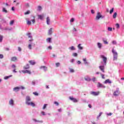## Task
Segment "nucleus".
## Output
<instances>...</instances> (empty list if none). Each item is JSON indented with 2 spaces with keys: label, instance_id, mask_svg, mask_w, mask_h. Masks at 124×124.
Here are the masks:
<instances>
[{
  "label": "nucleus",
  "instance_id": "nucleus-1",
  "mask_svg": "<svg viewBox=\"0 0 124 124\" xmlns=\"http://www.w3.org/2000/svg\"><path fill=\"white\" fill-rule=\"evenodd\" d=\"M31 100V97L27 96L26 98V104H27V105H31L32 107H34L35 106V104L32 102H30Z\"/></svg>",
  "mask_w": 124,
  "mask_h": 124
},
{
  "label": "nucleus",
  "instance_id": "nucleus-2",
  "mask_svg": "<svg viewBox=\"0 0 124 124\" xmlns=\"http://www.w3.org/2000/svg\"><path fill=\"white\" fill-rule=\"evenodd\" d=\"M111 52L113 57V61L115 62V61H117L118 60V52H117L116 50L114 48H112Z\"/></svg>",
  "mask_w": 124,
  "mask_h": 124
},
{
  "label": "nucleus",
  "instance_id": "nucleus-3",
  "mask_svg": "<svg viewBox=\"0 0 124 124\" xmlns=\"http://www.w3.org/2000/svg\"><path fill=\"white\" fill-rule=\"evenodd\" d=\"M100 58L102 59L104 65H106V63H107V57H105V56L103 55H101L100 56Z\"/></svg>",
  "mask_w": 124,
  "mask_h": 124
},
{
  "label": "nucleus",
  "instance_id": "nucleus-4",
  "mask_svg": "<svg viewBox=\"0 0 124 124\" xmlns=\"http://www.w3.org/2000/svg\"><path fill=\"white\" fill-rule=\"evenodd\" d=\"M102 18H103V16L101 15V13L98 12L96 16L95 20H98L99 19H102Z\"/></svg>",
  "mask_w": 124,
  "mask_h": 124
},
{
  "label": "nucleus",
  "instance_id": "nucleus-5",
  "mask_svg": "<svg viewBox=\"0 0 124 124\" xmlns=\"http://www.w3.org/2000/svg\"><path fill=\"white\" fill-rule=\"evenodd\" d=\"M120 93V89L119 88H117L116 91L113 93V95H114V96H118Z\"/></svg>",
  "mask_w": 124,
  "mask_h": 124
},
{
  "label": "nucleus",
  "instance_id": "nucleus-6",
  "mask_svg": "<svg viewBox=\"0 0 124 124\" xmlns=\"http://www.w3.org/2000/svg\"><path fill=\"white\" fill-rule=\"evenodd\" d=\"M18 61V58L16 56H14L11 57V62H16Z\"/></svg>",
  "mask_w": 124,
  "mask_h": 124
},
{
  "label": "nucleus",
  "instance_id": "nucleus-7",
  "mask_svg": "<svg viewBox=\"0 0 124 124\" xmlns=\"http://www.w3.org/2000/svg\"><path fill=\"white\" fill-rule=\"evenodd\" d=\"M100 93L99 91H98L97 92H92L91 93V94H92V95H94V96H96L98 95Z\"/></svg>",
  "mask_w": 124,
  "mask_h": 124
},
{
  "label": "nucleus",
  "instance_id": "nucleus-8",
  "mask_svg": "<svg viewBox=\"0 0 124 124\" xmlns=\"http://www.w3.org/2000/svg\"><path fill=\"white\" fill-rule=\"evenodd\" d=\"M97 88H105V86L103 84H101L100 82H98L97 85Z\"/></svg>",
  "mask_w": 124,
  "mask_h": 124
},
{
  "label": "nucleus",
  "instance_id": "nucleus-9",
  "mask_svg": "<svg viewBox=\"0 0 124 124\" xmlns=\"http://www.w3.org/2000/svg\"><path fill=\"white\" fill-rule=\"evenodd\" d=\"M22 72L24 74L28 73V74H31V72L30 70H22Z\"/></svg>",
  "mask_w": 124,
  "mask_h": 124
},
{
  "label": "nucleus",
  "instance_id": "nucleus-10",
  "mask_svg": "<svg viewBox=\"0 0 124 124\" xmlns=\"http://www.w3.org/2000/svg\"><path fill=\"white\" fill-rule=\"evenodd\" d=\"M70 100H72L73 102H78V100L75 98H73V97H69Z\"/></svg>",
  "mask_w": 124,
  "mask_h": 124
},
{
  "label": "nucleus",
  "instance_id": "nucleus-11",
  "mask_svg": "<svg viewBox=\"0 0 124 124\" xmlns=\"http://www.w3.org/2000/svg\"><path fill=\"white\" fill-rule=\"evenodd\" d=\"M27 35L28 36V37L29 38H31V39L29 40V41L30 42H31V41H33V39H32V37L31 36V33H29Z\"/></svg>",
  "mask_w": 124,
  "mask_h": 124
},
{
  "label": "nucleus",
  "instance_id": "nucleus-12",
  "mask_svg": "<svg viewBox=\"0 0 124 124\" xmlns=\"http://www.w3.org/2000/svg\"><path fill=\"white\" fill-rule=\"evenodd\" d=\"M29 62L30 64H31V65H34L35 64L36 62H34V61H29Z\"/></svg>",
  "mask_w": 124,
  "mask_h": 124
},
{
  "label": "nucleus",
  "instance_id": "nucleus-13",
  "mask_svg": "<svg viewBox=\"0 0 124 124\" xmlns=\"http://www.w3.org/2000/svg\"><path fill=\"white\" fill-rule=\"evenodd\" d=\"M9 103L10 105H12V106H13V105H14V101H13V99H11L9 101Z\"/></svg>",
  "mask_w": 124,
  "mask_h": 124
},
{
  "label": "nucleus",
  "instance_id": "nucleus-14",
  "mask_svg": "<svg viewBox=\"0 0 124 124\" xmlns=\"http://www.w3.org/2000/svg\"><path fill=\"white\" fill-rule=\"evenodd\" d=\"M24 69H29L30 68V65L27 64L26 65L23 66Z\"/></svg>",
  "mask_w": 124,
  "mask_h": 124
},
{
  "label": "nucleus",
  "instance_id": "nucleus-15",
  "mask_svg": "<svg viewBox=\"0 0 124 124\" xmlns=\"http://www.w3.org/2000/svg\"><path fill=\"white\" fill-rule=\"evenodd\" d=\"M99 67L100 70L101 71H102V72H105L104 66H100Z\"/></svg>",
  "mask_w": 124,
  "mask_h": 124
},
{
  "label": "nucleus",
  "instance_id": "nucleus-16",
  "mask_svg": "<svg viewBox=\"0 0 124 124\" xmlns=\"http://www.w3.org/2000/svg\"><path fill=\"white\" fill-rule=\"evenodd\" d=\"M19 90H20V87H16L14 88V91L15 92H19Z\"/></svg>",
  "mask_w": 124,
  "mask_h": 124
},
{
  "label": "nucleus",
  "instance_id": "nucleus-17",
  "mask_svg": "<svg viewBox=\"0 0 124 124\" xmlns=\"http://www.w3.org/2000/svg\"><path fill=\"white\" fill-rule=\"evenodd\" d=\"M47 25H50V18L47 17L46 18Z\"/></svg>",
  "mask_w": 124,
  "mask_h": 124
},
{
  "label": "nucleus",
  "instance_id": "nucleus-18",
  "mask_svg": "<svg viewBox=\"0 0 124 124\" xmlns=\"http://www.w3.org/2000/svg\"><path fill=\"white\" fill-rule=\"evenodd\" d=\"M85 81H87L88 82H90V81H91V78L90 77H87V78H84Z\"/></svg>",
  "mask_w": 124,
  "mask_h": 124
},
{
  "label": "nucleus",
  "instance_id": "nucleus-19",
  "mask_svg": "<svg viewBox=\"0 0 124 124\" xmlns=\"http://www.w3.org/2000/svg\"><path fill=\"white\" fill-rule=\"evenodd\" d=\"M27 25H31V21L29 20V18H26Z\"/></svg>",
  "mask_w": 124,
  "mask_h": 124
},
{
  "label": "nucleus",
  "instance_id": "nucleus-20",
  "mask_svg": "<svg viewBox=\"0 0 124 124\" xmlns=\"http://www.w3.org/2000/svg\"><path fill=\"white\" fill-rule=\"evenodd\" d=\"M44 16L43 15H38V19H40V20H42L43 19Z\"/></svg>",
  "mask_w": 124,
  "mask_h": 124
},
{
  "label": "nucleus",
  "instance_id": "nucleus-21",
  "mask_svg": "<svg viewBox=\"0 0 124 124\" xmlns=\"http://www.w3.org/2000/svg\"><path fill=\"white\" fill-rule=\"evenodd\" d=\"M97 46L99 49H101V47H102V44H101L100 43H98Z\"/></svg>",
  "mask_w": 124,
  "mask_h": 124
},
{
  "label": "nucleus",
  "instance_id": "nucleus-22",
  "mask_svg": "<svg viewBox=\"0 0 124 124\" xmlns=\"http://www.w3.org/2000/svg\"><path fill=\"white\" fill-rule=\"evenodd\" d=\"M47 42H48V43H51L52 42V38H48L46 39Z\"/></svg>",
  "mask_w": 124,
  "mask_h": 124
},
{
  "label": "nucleus",
  "instance_id": "nucleus-23",
  "mask_svg": "<svg viewBox=\"0 0 124 124\" xmlns=\"http://www.w3.org/2000/svg\"><path fill=\"white\" fill-rule=\"evenodd\" d=\"M117 13L116 12H115L114 13V14L112 16V17L113 18V19H116V18H117Z\"/></svg>",
  "mask_w": 124,
  "mask_h": 124
},
{
  "label": "nucleus",
  "instance_id": "nucleus-24",
  "mask_svg": "<svg viewBox=\"0 0 124 124\" xmlns=\"http://www.w3.org/2000/svg\"><path fill=\"white\" fill-rule=\"evenodd\" d=\"M83 61L84 63H85V64H88V62H87V58H84L83 59Z\"/></svg>",
  "mask_w": 124,
  "mask_h": 124
},
{
  "label": "nucleus",
  "instance_id": "nucleus-25",
  "mask_svg": "<svg viewBox=\"0 0 124 124\" xmlns=\"http://www.w3.org/2000/svg\"><path fill=\"white\" fill-rule=\"evenodd\" d=\"M78 49H79V50H83V46H81V44H79L78 46Z\"/></svg>",
  "mask_w": 124,
  "mask_h": 124
},
{
  "label": "nucleus",
  "instance_id": "nucleus-26",
  "mask_svg": "<svg viewBox=\"0 0 124 124\" xmlns=\"http://www.w3.org/2000/svg\"><path fill=\"white\" fill-rule=\"evenodd\" d=\"M69 49H70V50H71V51H73L74 50H75V47H74V46H72L69 47Z\"/></svg>",
  "mask_w": 124,
  "mask_h": 124
},
{
  "label": "nucleus",
  "instance_id": "nucleus-27",
  "mask_svg": "<svg viewBox=\"0 0 124 124\" xmlns=\"http://www.w3.org/2000/svg\"><path fill=\"white\" fill-rule=\"evenodd\" d=\"M32 23V24H34V23H35V17H34V16H33V19L31 20Z\"/></svg>",
  "mask_w": 124,
  "mask_h": 124
},
{
  "label": "nucleus",
  "instance_id": "nucleus-28",
  "mask_svg": "<svg viewBox=\"0 0 124 124\" xmlns=\"http://www.w3.org/2000/svg\"><path fill=\"white\" fill-rule=\"evenodd\" d=\"M52 28H50V30L48 31V35H50V34H52Z\"/></svg>",
  "mask_w": 124,
  "mask_h": 124
},
{
  "label": "nucleus",
  "instance_id": "nucleus-29",
  "mask_svg": "<svg viewBox=\"0 0 124 124\" xmlns=\"http://www.w3.org/2000/svg\"><path fill=\"white\" fill-rule=\"evenodd\" d=\"M111 44H113V45H116L117 44V41L114 40L111 42Z\"/></svg>",
  "mask_w": 124,
  "mask_h": 124
},
{
  "label": "nucleus",
  "instance_id": "nucleus-30",
  "mask_svg": "<svg viewBox=\"0 0 124 124\" xmlns=\"http://www.w3.org/2000/svg\"><path fill=\"white\" fill-rule=\"evenodd\" d=\"M2 12H4L5 13H7V10H6L5 8H3Z\"/></svg>",
  "mask_w": 124,
  "mask_h": 124
},
{
  "label": "nucleus",
  "instance_id": "nucleus-31",
  "mask_svg": "<svg viewBox=\"0 0 124 124\" xmlns=\"http://www.w3.org/2000/svg\"><path fill=\"white\" fill-rule=\"evenodd\" d=\"M114 12V8H111V9L109 11V13L112 14Z\"/></svg>",
  "mask_w": 124,
  "mask_h": 124
},
{
  "label": "nucleus",
  "instance_id": "nucleus-32",
  "mask_svg": "<svg viewBox=\"0 0 124 124\" xmlns=\"http://www.w3.org/2000/svg\"><path fill=\"white\" fill-rule=\"evenodd\" d=\"M31 13V11H27L26 12L24 13L25 15H28Z\"/></svg>",
  "mask_w": 124,
  "mask_h": 124
},
{
  "label": "nucleus",
  "instance_id": "nucleus-33",
  "mask_svg": "<svg viewBox=\"0 0 124 124\" xmlns=\"http://www.w3.org/2000/svg\"><path fill=\"white\" fill-rule=\"evenodd\" d=\"M102 115V112H100L99 114V116H97V119L99 120V117Z\"/></svg>",
  "mask_w": 124,
  "mask_h": 124
},
{
  "label": "nucleus",
  "instance_id": "nucleus-34",
  "mask_svg": "<svg viewBox=\"0 0 124 124\" xmlns=\"http://www.w3.org/2000/svg\"><path fill=\"white\" fill-rule=\"evenodd\" d=\"M56 67H59L60 65H61V63L60 62H57L55 63Z\"/></svg>",
  "mask_w": 124,
  "mask_h": 124
},
{
  "label": "nucleus",
  "instance_id": "nucleus-35",
  "mask_svg": "<svg viewBox=\"0 0 124 124\" xmlns=\"http://www.w3.org/2000/svg\"><path fill=\"white\" fill-rule=\"evenodd\" d=\"M41 69H42V68H44V70H47V67H46V66H41L40 67Z\"/></svg>",
  "mask_w": 124,
  "mask_h": 124
},
{
  "label": "nucleus",
  "instance_id": "nucleus-36",
  "mask_svg": "<svg viewBox=\"0 0 124 124\" xmlns=\"http://www.w3.org/2000/svg\"><path fill=\"white\" fill-rule=\"evenodd\" d=\"M3 38V36L1 35H0V42H1V41H2Z\"/></svg>",
  "mask_w": 124,
  "mask_h": 124
},
{
  "label": "nucleus",
  "instance_id": "nucleus-37",
  "mask_svg": "<svg viewBox=\"0 0 124 124\" xmlns=\"http://www.w3.org/2000/svg\"><path fill=\"white\" fill-rule=\"evenodd\" d=\"M116 29H120V24L119 23H117L116 24Z\"/></svg>",
  "mask_w": 124,
  "mask_h": 124
},
{
  "label": "nucleus",
  "instance_id": "nucleus-38",
  "mask_svg": "<svg viewBox=\"0 0 124 124\" xmlns=\"http://www.w3.org/2000/svg\"><path fill=\"white\" fill-rule=\"evenodd\" d=\"M13 24H14V20L11 21L10 22V26H12V25H13Z\"/></svg>",
  "mask_w": 124,
  "mask_h": 124
},
{
  "label": "nucleus",
  "instance_id": "nucleus-39",
  "mask_svg": "<svg viewBox=\"0 0 124 124\" xmlns=\"http://www.w3.org/2000/svg\"><path fill=\"white\" fill-rule=\"evenodd\" d=\"M47 105H48L47 104H45L44 105V107H43V110H44L45 109H46V107H47Z\"/></svg>",
  "mask_w": 124,
  "mask_h": 124
},
{
  "label": "nucleus",
  "instance_id": "nucleus-40",
  "mask_svg": "<svg viewBox=\"0 0 124 124\" xmlns=\"http://www.w3.org/2000/svg\"><path fill=\"white\" fill-rule=\"evenodd\" d=\"M10 77H11V76H6V77H5L4 79H5V80H6V79H8L9 78H10Z\"/></svg>",
  "mask_w": 124,
  "mask_h": 124
},
{
  "label": "nucleus",
  "instance_id": "nucleus-41",
  "mask_svg": "<svg viewBox=\"0 0 124 124\" xmlns=\"http://www.w3.org/2000/svg\"><path fill=\"white\" fill-rule=\"evenodd\" d=\"M54 104H55V105H56V106H59V103L57 101L54 102Z\"/></svg>",
  "mask_w": 124,
  "mask_h": 124
},
{
  "label": "nucleus",
  "instance_id": "nucleus-42",
  "mask_svg": "<svg viewBox=\"0 0 124 124\" xmlns=\"http://www.w3.org/2000/svg\"><path fill=\"white\" fill-rule=\"evenodd\" d=\"M28 48H29V49H30V50H31V44H29L28 45Z\"/></svg>",
  "mask_w": 124,
  "mask_h": 124
},
{
  "label": "nucleus",
  "instance_id": "nucleus-43",
  "mask_svg": "<svg viewBox=\"0 0 124 124\" xmlns=\"http://www.w3.org/2000/svg\"><path fill=\"white\" fill-rule=\"evenodd\" d=\"M73 56H74V57H77V56H78V54H77V53H74L73 54Z\"/></svg>",
  "mask_w": 124,
  "mask_h": 124
},
{
  "label": "nucleus",
  "instance_id": "nucleus-44",
  "mask_svg": "<svg viewBox=\"0 0 124 124\" xmlns=\"http://www.w3.org/2000/svg\"><path fill=\"white\" fill-rule=\"evenodd\" d=\"M12 68H13L14 69H16V66L15 64H13V65H12Z\"/></svg>",
  "mask_w": 124,
  "mask_h": 124
},
{
  "label": "nucleus",
  "instance_id": "nucleus-45",
  "mask_svg": "<svg viewBox=\"0 0 124 124\" xmlns=\"http://www.w3.org/2000/svg\"><path fill=\"white\" fill-rule=\"evenodd\" d=\"M92 81L93 82H95V81H96V78H92Z\"/></svg>",
  "mask_w": 124,
  "mask_h": 124
},
{
  "label": "nucleus",
  "instance_id": "nucleus-46",
  "mask_svg": "<svg viewBox=\"0 0 124 124\" xmlns=\"http://www.w3.org/2000/svg\"><path fill=\"white\" fill-rule=\"evenodd\" d=\"M38 10H39V11H40V10H41V9H42V7H41V6H39L38 7Z\"/></svg>",
  "mask_w": 124,
  "mask_h": 124
},
{
  "label": "nucleus",
  "instance_id": "nucleus-47",
  "mask_svg": "<svg viewBox=\"0 0 124 124\" xmlns=\"http://www.w3.org/2000/svg\"><path fill=\"white\" fill-rule=\"evenodd\" d=\"M105 84H107V83H109V79H107L105 82Z\"/></svg>",
  "mask_w": 124,
  "mask_h": 124
},
{
  "label": "nucleus",
  "instance_id": "nucleus-48",
  "mask_svg": "<svg viewBox=\"0 0 124 124\" xmlns=\"http://www.w3.org/2000/svg\"><path fill=\"white\" fill-rule=\"evenodd\" d=\"M33 93V94H34L35 95H36V96L38 95V93H37V92H34V93Z\"/></svg>",
  "mask_w": 124,
  "mask_h": 124
},
{
  "label": "nucleus",
  "instance_id": "nucleus-49",
  "mask_svg": "<svg viewBox=\"0 0 124 124\" xmlns=\"http://www.w3.org/2000/svg\"><path fill=\"white\" fill-rule=\"evenodd\" d=\"M0 59H3V55L0 54Z\"/></svg>",
  "mask_w": 124,
  "mask_h": 124
},
{
  "label": "nucleus",
  "instance_id": "nucleus-50",
  "mask_svg": "<svg viewBox=\"0 0 124 124\" xmlns=\"http://www.w3.org/2000/svg\"><path fill=\"white\" fill-rule=\"evenodd\" d=\"M18 50L19 52H21V51H22V48H21V47H18Z\"/></svg>",
  "mask_w": 124,
  "mask_h": 124
},
{
  "label": "nucleus",
  "instance_id": "nucleus-51",
  "mask_svg": "<svg viewBox=\"0 0 124 124\" xmlns=\"http://www.w3.org/2000/svg\"><path fill=\"white\" fill-rule=\"evenodd\" d=\"M101 76L102 78V79H104L105 78H104V75L102 74H101Z\"/></svg>",
  "mask_w": 124,
  "mask_h": 124
},
{
  "label": "nucleus",
  "instance_id": "nucleus-52",
  "mask_svg": "<svg viewBox=\"0 0 124 124\" xmlns=\"http://www.w3.org/2000/svg\"><path fill=\"white\" fill-rule=\"evenodd\" d=\"M47 49H49V50H52V46H49L47 47Z\"/></svg>",
  "mask_w": 124,
  "mask_h": 124
},
{
  "label": "nucleus",
  "instance_id": "nucleus-53",
  "mask_svg": "<svg viewBox=\"0 0 124 124\" xmlns=\"http://www.w3.org/2000/svg\"><path fill=\"white\" fill-rule=\"evenodd\" d=\"M104 43L105 44H108V42L106 40H104Z\"/></svg>",
  "mask_w": 124,
  "mask_h": 124
},
{
  "label": "nucleus",
  "instance_id": "nucleus-54",
  "mask_svg": "<svg viewBox=\"0 0 124 124\" xmlns=\"http://www.w3.org/2000/svg\"><path fill=\"white\" fill-rule=\"evenodd\" d=\"M70 72H74V69H70Z\"/></svg>",
  "mask_w": 124,
  "mask_h": 124
},
{
  "label": "nucleus",
  "instance_id": "nucleus-55",
  "mask_svg": "<svg viewBox=\"0 0 124 124\" xmlns=\"http://www.w3.org/2000/svg\"><path fill=\"white\" fill-rule=\"evenodd\" d=\"M74 18H71V19L70 20V22H74Z\"/></svg>",
  "mask_w": 124,
  "mask_h": 124
},
{
  "label": "nucleus",
  "instance_id": "nucleus-56",
  "mask_svg": "<svg viewBox=\"0 0 124 124\" xmlns=\"http://www.w3.org/2000/svg\"><path fill=\"white\" fill-rule=\"evenodd\" d=\"M41 114H42L43 116H45V112L44 111H42Z\"/></svg>",
  "mask_w": 124,
  "mask_h": 124
},
{
  "label": "nucleus",
  "instance_id": "nucleus-57",
  "mask_svg": "<svg viewBox=\"0 0 124 124\" xmlns=\"http://www.w3.org/2000/svg\"><path fill=\"white\" fill-rule=\"evenodd\" d=\"M20 89H21L22 90H25V87H24L23 86H21Z\"/></svg>",
  "mask_w": 124,
  "mask_h": 124
},
{
  "label": "nucleus",
  "instance_id": "nucleus-58",
  "mask_svg": "<svg viewBox=\"0 0 124 124\" xmlns=\"http://www.w3.org/2000/svg\"><path fill=\"white\" fill-rule=\"evenodd\" d=\"M91 13H92V14H94V11L93 10H91Z\"/></svg>",
  "mask_w": 124,
  "mask_h": 124
},
{
  "label": "nucleus",
  "instance_id": "nucleus-59",
  "mask_svg": "<svg viewBox=\"0 0 124 124\" xmlns=\"http://www.w3.org/2000/svg\"><path fill=\"white\" fill-rule=\"evenodd\" d=\"M112 31V28L109 27V31Z\"/></svg>",
  "mask_w": 124,
  "mask_h": 124
},
{
  "label": "nucleus",
  "instance_id": "nucleus-60",
  "mask_svg": "<svg viewBox=\"0 0 124 124\" xmlns=\"http://www.w3.org/2000/svg\"><path fill=\"white\" fill-rule=\"evenodd\" d=\"M13 72H14L15 73H16V72H17V71H16V69H14Z\"/></svg>",
  "mask_w": 124,
  "mask_h": 124
},
{
  "label": "nucleus",
  "instance_id": "nucleus-61",
  "mask_svg": "<svg viewBox=\"0 0 124 124\" xmlns=\"http://www.w3.org/2000/svg\"><path fill=\"white\" fill-rule=\"evenodd\" d=\"M88 107H89V108H92V105L91 104H89Z\"/></svg>",
  "mask_w": 124,
  "mask_h": 124
},
{
  "label": "nucleus",
  "instance_id": "nucleus-62",
  "mask_svg": "<svg viewBox=\"0 0 124 124\" xmlns=\"http://www.w3.org/2000/svg\"><path fill=\"white\" fill-rule=\"evenodd\" d=\"M32 84L35 85V82H34V81H32Z\"/></svg>",
  "mask_w": 124,
  "mask_h": 124
},
{
  "label": "nucleus",
  "instance_id": "nucleus-63",
  "mask_svg": "<svg viewBox=\"0 0 124 124\" xmlns=\"http://www.w3.org/2000/svg\"><path fill=\"white\" fill-rule=\"evenodd\" d=\"M78 64H81V62L80 61H78Z\"/></svg>",
  "mask_w": 124,
  "mask_h": 124
},
{
  "label": "nucleus",
  "instance_id": "nucleus-64",
  "mask_svg": "<svg viewBox=\"0 0 124 124\" xmlns=\"http://www.w3.org/2000/svg\"><path fill=\"white\" fill-rule=\"evenodd\" d=\"M12 10L13 11H14V10H15V9H14V7H12Z\"/></svg>",
  "mask_w": 124,
  "mask_h": 124
}]
</instances>
